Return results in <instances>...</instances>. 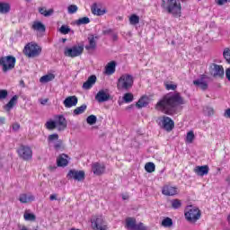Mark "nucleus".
Instances as JSON below:
<instances>
[{"label":"nucleus","mask_w":230,"mask_h":230,"mask_svg":"<svg viewBox=\"0 0 230 230\" xmlns=\"http://www.w3.org/2000/svg\"><path fill=\"white\" fill-rule=\"evenodd\" d=\"M186 102L180 93H169L163 97L156 104L157 111H161L164 114H173L175 109L179 105H184Z\"/></svg>","instance_id":"1"},{"label":"nucleus","mask_w":230,"mask_h":230,"mask_svg":"<svg viewBox=\"0 0 230 230\" xmlns=\"http://www.w3.org/2000/svg\"><path fill=\"white\" fill-rule=\"evenodd\" d=\"M163 8L173 15V17H181L182 13V5H181V0H163Z\"/></svg>","instance_id":"2"},{"label":"nucleus","mask_w":230,"mask_h":230,"mask_svg":"<svg viewBox=\"0 0 230 230\" xmlns=\"http://www.w3.org/2000/svg\"><path fill=\"white\" fill-rule=\"evenodd\" d=\"M134 85V76L129 74H123L117 81L118 91H128Z\"/></svg>","instance_id":"3"},{"label":"nucleus","mask_w":230,"mask_h":230,"mask_svg":"<svg viewBox=\"0 0 230 230\" xmlns=\"http://www.w3.org/2000/svg\"><path fill=\"white\" fill-rule=\"evenodd\" d=\"M200 215V209L192 205L187 206L184 211L186 221L190 222V224H195L197 220H199Z\"/></svg>","instance_id":"4"},{"label":"nucleus","mask_w":230,"mask_h":230,"mask_svg":"<svg viewBox=\"0 0 230 230\" xmlns=\"http://www.w3.org/2000/svg\"><path fill=\"white\" fill-rule=\"evenodd\" d=\"M15 57L13 56H4L0 58V67H2V71L4 73H8V71H12L13 67H15Z\"/></svg>","instance_id":"5"},{"label":"nucleus","mask_w":230,"mask_h":230,"mask_svg":"<svg viewBox=\"0 0 230 230\" xmlns=\"http://www.w3.org/2000/svg\"><path fill=\"white\" fill-rule=\"evenodd\" d=\"M24 54L29 57V58H35L40 55L42 49L37 43L31 42L24 47Z\"/></svg>","instance_id":"6"},{"label":"nucleus","mask_w":230,"mask_h":230,"mask_svg":"<svg viewBox=\"0 0 230 230\" xmlns=\"http://www.w3.org/2000/svg\"><path fill=\"white\" fill-rule=\"evenodd\" d=\"M84 53V46L75 45L73 47H66L64 49L65 57H69L70 58H75V57H80Z\"/></svg>","instance_id":"7"},{"label":"nucleus","mask_w":230,"mask_h":230,"mask_svg":"<svg viewBox=\"0 0 230 230\" xmlns=\"http://www.w3.org/2000/svg\"><path fill=\"white\" fill-rule=\"evenodd\" d=\"M17 154L21 159H23V161H30L33 157V151L31 150V147L28 146H21L17 149Z\"/></svg>","instance_id":"8"},{"label":"nucleus","mask_w":230,"mask_h":230,"mask_svg":"<svg viewBox=\"0 0 230 230\" xmlns=\"http://www.w3.org/2000/svg\"><path fill=\"white\" fill-rule=\"evenodd\" d=\"M66 177L67 179H73L74 181L82 182V181L85 180V172L73 169L68 172Z\"/></svg>","instance_id":"9"},{"label":"nucleus","mask_w":230,"mask_h":230,"mask_svg":"<svg viewBox=\"0 0 230 230\" xmlns=\"http://www.w3.org/2000/svg\"><path fill=\"white\" fill-rule=\"evenodd\" d=\"M209 73L216 78H222V76H224V66L217 64H211L209 66Z\"/></svg>","instance_id":"10"},{"label":"nucleus","mask_w":230,"mask_h":230,"mask_svg":"<svg viewBox=\"0 0 230 230\" xmlns=\"http://www.w3.org/2000/svg\"><path fill=\"white\" fill-rule=\"evenodd\" d=\"M163 128L164 130H167V132H171V130H173V127H175V122L170 117L164 116L160 118V122H159Z\"/></svg>","instance_id":"11"},{"label":"nucleus","mask_w":230,"mask_h":230,"mask_svg":"<svg viewBox=\"0 0 230 230\" xmlns=\"http://www.w3.org/2000/svg\"><path fill=\"white\" fill-rule=\"evenodd\" d=\"M162 193L165 197H175V195H179V189L170 184H166L162 188Z\"/></svg>","instance_id":"12"},{"label":"nucleus","mask_w":230,"mask_h":230,"mask_svg":"<svg viewBox=\"0 0 230 230\" xmlns=\"http://www.w3.org/2000/svg\"><path fill=\"white\" fill-rule=\"evenodd\" d=\"M48 143L50 146H54L56 150H60V147L62 146V141L58 140V134L49 135Z\"/></svg>","instance_id":"13"},{"label":"nucleus","mask_w":230,"mask_h":230,"mask_svg":"<svg viewBox=\"0 0 230 230\" xmlns=\"http://www.w3.org/2000/svg\"><path fill=\"white\" fill-rule=\"evenodd\" d=\"M95 100L99 103L109 102V100H111V93H109V90H100L95 95Z\"/></svg>","instance_id":"14"},{"label":"nucleus","mask_w":230,"mask_h":230,"mask_svg":"<svg viewBox=\"0 0 230 230\" xmlns=\"http://www.w3.org/2000/svg\"><path fill=\"white\" fill-rule=\"evenodd\" d=\"M92 227L97 230H107V225H104L102 217L92 218Z\"/></svg>","instance_id":"15"},{"label":"nucleus","mask_w":230,"mask_h":230,"mask_svg":"<svg viewBox=\"0 0 230 230\" xmlns=\"http://www.w3.org/2000/svg\"><path fill=\"white\" fill-rule=\"evenodd\" d=\"M63 105L66 109H71V107H76V105H78V98L75 95L68 96L64 100Z\"/></svg>","instance_id":"16"},{"label":"nucleus","mask_w":230,"mask_h":230,"mask_svg":"<svg viewBox=\"0 0 230 230\" xmlns=\"http://www.w3.org/2000/svg\"><path fill=\"white\" fill-rule=\"evenodd\" d=\"M18 200L21 204H29V202L35 200V196L31 193H21L18 197Z\"/></svg>","instance_id":"17"},{"label":"nucleus","mask_w":230,"mask_h":230,"mask_svg":"<svg viewBox=\"0 0 230 230\" xmlns=\"http://www.w3.org/2000/svg\"><path fill=\"white\" fill-rule=\"evenodd\" d=\"M92 171L94 175H103L105 173V164L94 163L92 164Z\"/></svg>","instance_id":"18"},{"label":"nucleus","mask_w":230,"mask_h":230,"mask_svg":"<svg viewBox=\"0 0 230 230\" xmlns=\"http://www.w3.org/2000/svg\"><path fill=\"white\" fill-rule=\"evenodd\" d=\"M55 121L57 123V128L58 130H64L66 127H67V121L66 120V118H64V116L62 115H58Z\"/></svg>","instance_id":"19"},{"label":"nucleus","mask_w":230,"mask_h":230,"mask_svg":"<svg viewBox=\"0 0 230 230\" xmlns=\"http://www.w3.org/2000/svg\"><path fill=\"white\" fill-rule=\"evenodd\" d=\"M194 172H196L199 177H204V175H208V173H209V166H196L194 168Z\"/></svg>","instance_id":"20"},{"label":"nucleus","mask_w":230,"mask_h":230,"mask_svg":"<svg viewBox=\"0 0 230 230\" xmlns=\"http://www.w3.org/2000/svg\"><path fill=\"white\" fill-rule=\"evenodd\" d=\"M193 84L201 89V91H206L208 89V80L204 77L194 80Z\"/></svg>","instance_id":"21"},{"label":"nucleus","mask_w":230,"mask_h":230,"mask_svg":"<svg viewBox=\"0 0 230 230\" xmlns=\"http://www.w3.org/2000/svg\"><path fill=\"white\" fill-rule=\"evenodd\" d=\"M17 100H19V96H13L9 102L4 106V111L10 112V111H12V109L17 105Z\"/></svg>","instance_id":"22"},{"label":"nucleus","mask_w":230,"mask_h":230,"mask_svg":"<svg viewBox=\"0 0 230 230\" xmlns=\"http://www.w3.org/2000/svg\"><path fill=\"white\" fill-rule=\"evenodd\" d=\"M96 84V75H91L88 77L87 81L84 83L83 89L88 91Z\"/></svg>","instance_id":"23"},{"label":"nucleus","mask_w":230,"mask_h":230,"mask_svg":"<svg viewBox=\"0 0 230 230\" xmlns=\"http://www.w3.org/2000/svg\"><path fill=\"white\" fill-rule=\"evenodd\" d=\"M116 73V62L111 61L105 66V75H111Z\"/></svg>","instance_id":"24"},{"label":"nucleus","mask_w":230,"mask_h":230,"mask_svg":"<svg viewBox=\"0 0 230 230\" xmlns=\"http://www.w3.org/2000/svg\"><path fill=\"white\" fill-rule=\"evenodd\" d=\"M92 13H93V15H105V13H107V10H105V8L102 9L98 4H93L92 5Z\"/></svg>","instance_id":"25"},{"label":"nucleus","mask_w":230,"mask_h":230,"mask_svg":"<svg viewBox=\"0 0 230 230\" xmlns=\"http://www.w3.org/2000/svg\"><path fill=\"white\" fill-rule=\"evenodd\" d=\"M31 28L35 31H40V33H44V31H46V26L40 22H33Z\"/></svg>","instance_id":"26"},{"label":"nucleus","mask_w":230,"mask_h":230,"mask_svg":"<svg viewBox=\"0 0 230 230\" xmlns=\"http://www.w3.org/2000/svg\"><path fill=\"white\" fill-rule=\"evenodd\" d=\"M67 155H61L57 159L58 166H67L69 161L67 160Z\"/></svg>","instance_id":"27"},{"label":"nucleus","mask_w":230,"mask_h":230,"mask_svg":"<svg viewBox=\"0 0 230 230\" xmlns=\"http://www.w3.org/2000/svg\"><path fill=\"white\" fill-rule=\"evenodd\" d=\"M137 225V224H136V218H134V217L126 218V227H127V229L133 230L136 227Z\"/></svg>","instance_id":"28"},{"label":"nucleus","mask_w":230,"mask_h":230,"mask_svg":"<svg viewBox=\"0 0 230 230\" xmlns=\"http://www.w3.org/2000/svg\"><path fill=\"white\" fill-rule=\"evenodd\" d=\"M89 45L86 46V49H94L96 48V37L90 35L88 37Z\"/></svg>","instance_id":"29"},{"label":"nucleus","mask_w":230,"mask_h":230,"mask_svg":"<svg viewBox=\"0 0 230 230\" xmlns=\"http://www.w3.org/2000/svg\"><path fill=\"white\" fill-rule=\"evenodd\" d=\"M87 111V105L83 104L77 108H75L73 111L74 116H80V114H84Z\"/></svg>","instance_id":"30"},{"label":"nucleus","mask_w":230,"mask_h":230,"mask_svg":"<svg viewBox=\"0 0 230 230\" xmlns=\"http://www.w3.org/2000/svg\"><path fill=\"white\" fill-rule=\"evenodd\" d=\"M146 105H148V97L146 96H143L137 102V107L138 109H143V107H146Z\"/></svg>","instance_id":"31"},{"label":"nucleus","mask_w":230,"mask_h":230,"mask_svg":"<svg viewBox=\"0 0 230 230\" xmlns=\"http://www.w3.org/2000/svg\"><path fill=\"white\" fill-rule=\"evenodd\" d=\"M51 80H55V75L49 74V75L41 76L40 79V82L41 84H48V82H51Z\"/></svg>","instance_id":"32"},{"label":"nucleus","mask_w":230,"mask_h":230,"mask_svg":"<svg viewBox=\"0 0 230 230\" xmlns=\"http://www.w3.org/2000/svg\"><path fill=\"white\" fill-rule=\"evenodd\" d=\"M171 205L172 209H181L182 207V201L179 199H174L171 200Z\"/></svg>","instance_id":"33"},{"label":"nucleus","mask_w":230,"mask_h":230,"mask_svg":"<svg viewBox=\"0 0 230 230\" xmlns=\"http://www.w3.org/2000/svg\"><path fill=\"white\" fill-rule=\"evenodd\" d=\"M11 5L8 3H0V13H8Z\"/></svg>","instance_id":"34"},{"label":"nucleus","mask_w":230,"mask_h":230,"mask_svg":"<svg viewBox=\"0 0 230 230\" xmlns=\"http://www.w3.org/2000/svg\"><path fill=\"white\" fill-rule=\"evenodd\" d=\"M145 170L147 173H154L155 172V164L152 162L146 164Z\"/></svg>","instance_id":"35"},{"label":"nucleus","mask_w":230,"mask_h":230,"mask_svg":"<svg viewBox=\"0 0 230 230\" xmlns=\"http://www.w3.org/2000/svg\"><path fill=\"white\" fill-rule=\"evenodd\" d=\"M39 12L41 13V15H44V17H49V15H53V9H49L48 11L44 7H40Z\"/></svg>","instance_id":"36"},{"label":"nucleus","mask_w":230,"mask_h":230,"mask_svg":"<svg viewBox=\"0 0 230 230\" xmlns=\"http://www.w3.org/2000/svg\"><path fill=\"white\" fill-rule=\"evenodd\" d=\"M129 24H131V26H136V24H139V16L137 14H131L129 16Z\"/></svg>","instance_id":"37"},{"label":"nucleus","mask_w":230,"mask_h":230,"mask_svg":"<svg viewBox=\"0 0 230 230\" xmlns=\"http://www.w3.org/2000/svg\"><path fill=\"white\" fill-rule=\"evenodd\" d=\"M122 99L125 102V103H130L134 102V94L127 93L123 95Z\"/></svg>","instance_id":"38"},{"label":"nucleus","mask_w":230,"mask_h":230,"mask_svg":"<svg viewBox=\"0 0 230 230\" xmlns=\"http://www.w3.org/2000/svg\"><path fill=\"white\" fill-rule=\"evenodd\" d=\"M45 127L48 130H54V128H57V122L55 120H49L46 122Z\"/></svg>","instance_id":"39"},{"label":"nucleus","mask_w":230,"mask_h":230,"mask_svg":"<svg viewBox=\"0 0 230 230\" xmlns=\"http://www.w3.org/2000/svg\"><path fill=\"white\" fill-rule=\"evenodd\" d=\"M195 139V133H193V130H190L187 133L186 136V143L191 144L193 143V140Z\"/></svg>","instance_id":"40"},{"label":"nucleus","mask_w":230,"mask_h":230,"mask_svg":"<svg viewBox=\"0 0 230 230\" xmlns=\"http://www.w3.org/2000/svg\"><path fill=\"white\" fill-rule=\"evenodd\" d=\"M162 226L163 227H172V226H173V221L170 217H165L162 221Z\"/></svg>","instance_id":"41"},{"label":"nucleus","mask_w":230,"mask_h":230,"mask_svg":"<svg viewBox=\"0 0 230 230\" xmlns=\"http://www.w3.org/2000/svg\"><path fill=\"white\" fill-rule=\"evenodd\" d=\"M164 86L167 91H175L177 89V84L172 82L164 83Z\"/></svg>","instance_id":"42"},{"label":"nucleus","mask_w":230,"mask_h":230,"mask_svg":"<svg viewBox=\"0 0 230 230\" xmlns=\"http://www.w3.org/2000/svg\"><path fill=\"white\" fill-rule=\"evenodd\" d=\"M89 22H91L89 17H83L76 21L77 26H82V24H89Z\"/></svg>","instance_id":"43"},{"label":"nucleus","mask_w":230,"mask_h":230,"mask_svg":"<svg viewBox=\"0 0 230 230\" xmlns=\"http://www.w3.org/2000/svg\"><path fill=\"white\" fill-rule=\"evenodd\" d=\"M24 220L27 222H34L35 220V215L31 213L25 212L23 215Z\"/></svg>","instance_id":"44"},{"label":"nucleus","mask_w":230,"mask_h":230,"mask_svg":"<svg viewBox=\"0 0 230 230\" xmlns=\"http://www.w3.org/2000/svg\"><path fill=\"white\" fill-rule=\"evenodd\" d=\"M223 57L225 60H226V62L230 64V49L229 48H226L224 49Z\"/></svg>","instance_id":"45"},{"label":"nucleus","mask_w":230,"mask_h":230,"mask_svg":"<svg viewBox=\"0 0 230 230\" xmlns=\"http://www.w3.org/2000/svg\"><path fill=\"white\" fill-rule=\"evenodd\" d=\"M78 12V6L76 4H71L67 7V13L70 14L76 13Z\"/></svg>","instance_id":"46"},{"label":"nucleus","mask_w":230,"mask_h":230,"mask_svg":"<svg viewBox=\"0 0 230 230\" xmlns=\"http://www.w3.org/2000/svg\"><path fill=\"white\" fill-rule=\"evenodd\" d=\"M59 31L62 33V35H67V33L71 31V28H69L67 25H62L59 29Z\"/></svg>","instance_id":"47"},{"label":"nucleus","mask_w":230,"mask_h":230,"mask_svg":"<svg viewBox=\"0 0 230 230\" xmlns=\"http://www.w3.org/2000/svg\"><path fill=\"white\" fill-rule=\"evenodd\" d=\"M96 121H97V118L94 115H90L86 119V122L88 123V125H94Z\"/></svg>","instance_id":"48"},{"label":"nucleus","mask_w":230,"mask_h":230,"mask_svg":"<svg viewBox=\"0 0 230 230\" xmlns=\"http://www.w3.org/2000/svg\"><path fill=\"white\" fill-rule=\"evenodd\" d=\"M204 113L207 116H213V114H215V110H213V108H211V107H206L204 109Z\"/></svg>","instance_id":"49"},{"label":"nucleus","mask_w":230,"mask_h":230,"mask_svg":"<svg viewBox=\"0 0 230 230\" xmlns=\"http://www.w3.org/2000/svg\"><path fill=\"white\" fill-rule=\"evenodd\" d=\"M7 97H8V91L0 90V100H6Z\"/></svg>","instance_id":"50"},{"label":"nucleus","mask_w":230,"mask_h":230,"mask_svg":"<svg viewBox=\"0 0 230 230\" xmlns=\"http://www.w3.org/2000/svg\"><path fill=\"white\" fill-rule=\"evenodd\" d=\"M133 230H146V228H145L143 223H140L138 225H136Z\"/></svg>","instance_id":"51"},{"label":"nucleus","mask_w":230,"mask_h":230,"mask_svg":"<svg viewBox=\"0 0 230 230\" xmlns=\"http://www.w3.org/2000/svg\"><path fill=\"white\" fill-rule=\"evenodd\" d=\"M19 128H21V125H19V123L13 124V130H14V132H17Z\"/></svg>","instance_id":"52"},{"label":"nucleus","mask_w":230,"mask_h":230,"mask_svg":"<svg viewBox=\"0 0 230 230\" xmlns=\"http://www.w3.org/2000/svg\"><path fill=\"white\" fill-rule=\"evenodd\" d=\"M217 4H219V6H222V4H226L227 3V0H216Z\"/></svg>","instance_id":"53"},{"label":"nucleus","mask_w":230,"mask_h":230,"mask_svg":"<svg viewBox=\"0 0 230 230\" xmlns=\"http://www.w3.org/2000/svg\"><path fill=\"white\" fill-rule=\"evenodd\" d=\"M224 118H230V108L225 111Z\"/></svg>","instance_id":"54"},{"label":"nucleus","mask_w":230,"mask_h":230,"mask_svg":"<svg viewBox=\"0 0 230 230\" xmlns=\"http://www.w3.org/2000/svg\"><path fill=\"white\" fill-rule=\"evenodd\" d=\"M226 79L230 82V68H227L226 70Z\"/></svg>","instance_id":"55"},{"label":"nucleus","mask_w":230,"mask_h":230,"mask_svg":"<svg viewBox=\"0 0 230 230\" xmlns=\"http://www.w3.org/2000/svg\"><path fill=\"white\" fill-rule=\"evenodd\" d=\"M57 197H58L57 194H51V195L49 196V200H58Z\"/></svg>","instance_id":"56"},{"label":"nucleus","mask_w":230,"mask_h":230,"mask_svg":"<svg viewBox=\"0 0 230 230\" xmlns=\"http://www.w3.org/2000/svg\"><path fill=\"white\" fill-rule=\"evenodd\" d=\"M40 102L41 103V105H46L48 103V99H40Z\"/></svg>","instance_id":"57"},{"label":"nucleus","mask_w":230,"mask_h":230,"mask_svg":"<svg viewBox=\"0 0 230 230\" xmlns=\"http://www.w3.org/2000/svg\"><path fill=\"white\" fill-rule=\"evenodd\" d=\"M113 40H118V34L114 33L112 34Z\"/></svg>","instance_id":"58"},{"label":"nucleus","mask_w":230,"mask_h":230,"mask_svg":"<svg viewBox=\"0 0 230 230\" xmlns=\"http://www.w3.org/2000/svg\"><path fill=\"white\" fill-rule=\"evenodd\" d=\"M20 230H29V229H28V227L22 226L20 228Z\"/></svg>","instance_id":"59"},{"label":"nucleus","mask_w":230,"mask_h":230,"mask_svg":"<svg viewBox=\"0 0 230 230\" xmlns=\"http://www.w3.org/2000/svg\"><path fill=\"white\" fill-rule=\"evenodd\" d=\"M4 120H5V119H4V118H0V121H1V123H4Z\"/></svg>","instance_id":"60"},{"label":"nucleus","mask_w":230,"mask_h":230,"mask_svg":"<svg viewBox=\"0 0 230 230\" xmlns=\"http://www.w3.org/2000/svg\"><path fill=\"white\" fill-rule=\"evenodd\" d=\"M122 199H123V200H127L128 197L125 196V195H123V196H122Z\"/></svg>","instance_id":"61"},{"label":"nucleus","mask_w":230,"mask_h":230,"mask_svg":"<svg viewBox=\"0 0 230 230\" xmlns=\"http://www.w3.org/2000/svg\"><path fill=\"white\" fill-rule=\"evenodd\" d=\"M66 40H66V39H63V40H62V42H66Z\"/></svg>","instance_id":"62"}]
</instances>
